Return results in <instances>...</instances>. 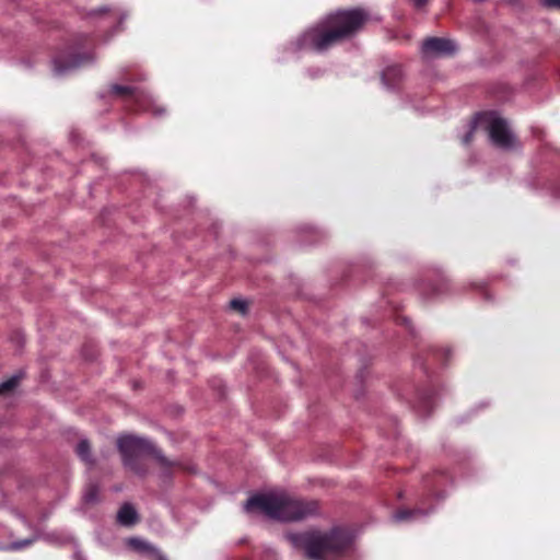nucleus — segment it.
Segmentation results:
<instances>
[{"label":"nucleus","instance_id":"1","mask_svg":"<svg viewBox=\"0 0 560 560\" xmlns=\"http://www.w3.org/2000/svg\"><path fill=\"white\" fill-rule=\"evenodd\" d=\"M363 9L337 11L304 32L296 40L298 49L325 51L354 35L368 21Z\"/></svg>","mask_w":560,"mask_h":560},{"label":"nucleus","instance_id":"2","mask_svg":"<svg viewBox=\"0 0 560 560\" xmlns=\"http://www.w3.org/2000/svg\"><path fill=\"white\" fill-rule=\"evenodd\" d=\"M244 510L247 513L259 511L269 518L281 522H295L315 514L317 503L299 500L284 491H270L249 498Z\"/></svg>","mask_w":560,"mask_h":560},{"label":"nucleus","instance_id":"3","mask_svg":"<svg viewBox=\"0 0 560 560\" xmlns=\"http://www.w3.org/2000/svg\"><path fill=\"white\" fill-rule=\"evenodd\" d=\"M287 538L295 548L303 549L312 560H337L351 545L350 535L340 528H334L328 533L289 534Z\"/></svg>","mask_w":560,"mask_h":560},{"label":"nucleus","instance_id":"4","mask_svg":"<svg viewBox=\"0 0 560 560\" xmlns=\"http://www.w3.org/2000/svg\"><path fill=\"white\" fill-rule=\"evenodd\" d=\"M477 127H482L489 135L491 142L502 149H512L516 144L508 121L494 112L480 113L470 122L469 131L463 137L462 142L469 144Z\"/></svg>","mask_w":560,"mask_h":560},{"label":"nucleus","instance_id":"5","mask_svg":"<svg viewBox=\"0 0 560 560\" xmlns=\"http://www.w3.org/2000/svg\"><path fill=\"white\" fill-rule=\"evenodd\" d=\"M117 447L121 454L124 464L135 470V460L145 454L154 456L163 466L174 465L147 439L135 435H122L117 440Z\"/></svg>","mask_w":560,"mask_h":560},{"label":"nucleus","instance_id":"6","mask_svg":"<svg viewBox=\"0 0 560 560\" xmlns=\"http://www.w3.org/2000/svg\"><path fill=\"white\" fill-rule=\"evenodd\" d=\"M457 50L455 42L442 37H429L422 42L421 54L424 58L451 56Z\"/></svg>","mask_w":560,"mask_h":560},{"label":"nucleus","instance_id":"7","mask_svg":"<svg viewBox=\"0 0 560 560\" xmlns=\"http://www.w3.org/2000/svg\"><path fill=\"white\" fill-rule=\"evenodd\" d=\"M90 61H92L91 55L72 56L69 59L65 57H57L54 59V72L57 75H62Z\"/></svg>","mask_w":560,"mask_h":560},{"label":"nucleus","instance_id":"8","mask_svg":"<svg viewBox=\"0 0 560 560\" xmlns=\"http://www.w3.org/2000/svg\"><path fill=\"white\" fill-rule=\"evenodd\" d=\"M404 71L399 65H390L382 72V82L388 90H394L401 83Z\"/></svg>","mask_w":560,"mask_h":560},{"label":"nucleus","instance_id":"9","mask_svg":"<svg viewBox=\"0 0 560 560\" xmlns=\"http://www.w3.org/2000/svg\"><path fill=\"white\" fill-rule=\"evenodd\" d=\"M102 16L104 20L108 21V22H112L114 20H118V24L120 25L126 19H127V13L121 11V10H118V9H112V8H108V7H102V8H98L96 10H92L90 13H89V18H95V16Z\"/></svg>","mask_w":560,"mask_h":560},{"label":"nucleus","instance_id":"10","mask_svg":"<svg viewBox=\"0 0 560 560\" xmlns=\"http://www.w3.org/2000/svg\"><path fill=\"white\" fill-rule=\"evenodd\" d=\"M117 521L124 526H131L137 523L138 513L131 504L125 503L118 511Z\"/></svg>","mask_w":560,"mask_h":560},{"label":"nucleus","instance_id":"11","mask_svg":"<svg viewBox=\"0 0 560 560\" xmlns=\"http://www.w3.org/2000/svg\"><path fill=\"white\" fill-rule=\"evenodd\" d=\"M425 515H427V512H424L421 509L400 510L394 514V520L396 522L415 521V520H419Z\"/></svg>","mask_w":560,"mask_h":560},{"label":"nucleus","instance_id":"12","mask_svg":"<svg viewBox=\"0 0 560 560\" xmlns=\"http://www.w3.org/2000/svg\"><path fill=\"white\" fill-rule=\"evenodd\" d=\"M83 503L86 505H94L100 502V488L96 483H89L82 495Z\"/></svg>","mask_w":560,"mask_h":560},{"label":"nucleus","instance_id":"13","mask_svg":"<svg viewBox=\"0 0 560 560\" xmlns=\"http://www.w3.org/2000/svg\"><path fill=\"white\" fill-rule=\"evenodd\" d=\"M78 456L88 464H93L91 459V446L88 440H81L77 446Z\"/></svg>","mask_w":560,"mask_h":560},{"label":"nucleus","instance_id":"14","mask_svg":"<svg viewBox=\"0 0 560 560\" xmlns=\"http://www.w3.org/2000/svg\"><path fill=\"white\" fill-rule=\"evenodd\" d=\"M129 544L133 549H136L140 552L152 553V555L156 553L153 546H151L150 544H148L147 541H144L142 539L132 538L129 540Z\"/></svg>","mask_w":560,"mask_h":560},{"label":"nucleus","instance_id":"15","mask_svg":"<svg viewBox=\"0 0 560 560\" xmlns=\"http://www.w3.org/2000/svg\"><path fill=\"white\" fill-rule=\"evenodd\" d=\"M110 92L117 96H127V95H132L135 96L137 100L139 98L138 95H136L135 93V90L130 86H127V85H120V84H113L110 86Z\"/></svg>","mask_w":560,"mask_h":560},{"label":"nucleus","instance_id":"16","mask_svg":"<svg viewBox=\"0 0 560 560\" xmlns=\"http://www.w3.org/2000/svg\"><path fill=\"white\" fill-rule=\"evenodd\" d=\"M20 378H21L20 375H13L9 380L0 383V395L7 394V393H10L11 390H13L16 387V385L19 384Z\"/></svg>","mask_w":560,"mask_h":560},{"label":"nucleus","instance_id":"17","mask_svg":"<svg viewBox=\"0 0 560 560\" xmlns=\"http://www.w3.org/2000/svg\"><path fill=\"white\" fill-rule=\"evenodd\" d=\"M35 541V538H28V539H24V540H18V541H13L12 544H10V546L8 547L9 550H21L23 548H26L28 546H31L33 542Z\"/></svg>","mask_w":560,"mask_h":560},{"label":"nucleus","instance_id":"18","mask_svg":"<svg viewBox=\"0 0 560 560\" xmlns=\"http://www.w3.org/2000/svg\"><path fill=\"white\" fill-rule=\"evenodd\" d=\"M230 305L233 310L238 311L240 313H245L247 308V303L244 300L234 299L230 302Z\"/></svg>","mask_w":560,"mask_h":560},{"label":"nucleus","instance_id":"19","mask_svg":"<svg viewBox=\"0 0 560 560\" xmlns=\"http://www.w3.org/2000/svg\"><path fill=\"white\" fill-rule=\"evenodd\" d=\"M542 4L548 8H558L560 0H542Z\"/></svg>","mask_w":560,"mask_h":560},{"label":"nucleus","instance_id":"20","mask_svg":"<svg viewBox=\"0 0 560 560\" xmlns=\"http://www.w3.org/2000/svg\"><path fill=\"white\" fill-rule=\"evenodd\" d=\"M152 110H153V112H154V114H156V115H161V114H163V113L165 112V109H164V108H162V107H160V106H155V105H153V109H152Z\"/></svg>","mask_w":560,"mask_h":560},{"label":"nucleus","instance_id":"21","mask_svg":"<svg viewBox=\"0 0 560 560\" xmlns=\"http://www.w3.org/2000/svg\"><path fill=\"white\" fill-rule=\"evenodd\" d=\"M427 2H428V0H415V5H416L417 8H421V7H423Z\"/></svg>","mask_w":560,"mask_h":560},{"label":"nucleus","instance_id":"22","mask_svg":"<svg viewBox=\"0 0 560 560\" xmlns=\"http://www.w3.org/2000/svg\"><path fill=\"white\" fill-rule=\"evenodd\" d=\"M155 557V560H165V558H163L161 555H159L158 552L155 555H153Z\"/></svg>","mask_w":560,"mask_h":560}]
</instances>
